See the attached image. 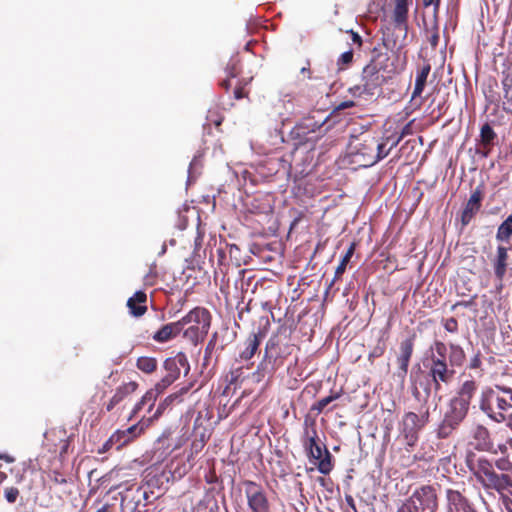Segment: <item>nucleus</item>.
<instances>
[{"label":"nucleus","instance_id":"37","mask_svg":"<svg viewBox=\"0 0 512 512\" xmlns=\"http://www.w3.org/2000/svg\"><path fill=\"white\" fill-rule=\"evenodd\" d=\"M317 441H318L317 430L315 428H313L311 430V434L309 433L308 430H306L305 438L303 440V446H304L306 455H312L313 449L320 446Z\"/></svg>","mask_w":512,"mask_h":512},{"label":"nucleus","instance_id":"38","mask_svg":"<svg viewBox=\"0 0 512 512\" xmlns=\"http://www.w3.org/2000/svg\"><path fill=\"white\" fill-rule=\"evenodd\" d=\"M340 396H341V392H331V394L329 396L324 397V398L320 399L319 401H317L316 403H314L311 406V411H316L317 414L322 413L327 405H329L333 401L337 400Z\"/></svg>","mask_w":512,"mask_h":512},{"label":"nucleus","instance_id":"35","mask_svg":"<svg viewBox=\"0 0 512 512\" xmlns=\"http://www.w3.org/2000/svg\"><path fill=\"white\" fill-rule=\"evenodd\" d=\"M496 138V132L493 130L490 124L485 123L480 130V141L483 148L492 147Z\"/></svg>","mask_w":512,"mask_h":512},{"label":"nucleus","instance_id":"16","mask_svg":"<svg viewBox=\"0 0 512 512\" xmlns=\"http://www.w3.org/2000/svg\"><path fill=\"white\" fill-rule=\"evenodd\" d=\"M265 337V333L258 329L257 332H252L240 345L239 354L236 361L249 362L259 350V347Z\"/></svg>","mask_w":512,"mask_h":512},{"label":"nucleus","instance_id":"24","mask_svg":"<svg viewBox=\"0 0 512 512\" xmlns=\"http://www.w3.org/2000/svg\"><path fill=\"white\" fill-rule=\"evenodd\" d=\"M181 332L182 328L180 319L178 321L163 325L153 334L152 339L158 343H165L177 337Z\"/></svg>","mask_w":512,"mask_h":512},{"label":"nucleus","instance_id":"4","mask_svg":"<svg viewBox=\"0 0 512 512\" xmlns=\"http://www.w3.org/2000/svg\"><path fill=\"white\" fill-rule=\"evenodd\" d=\"M392 147L386 149V144L370 133L351 136L348 143V154L351 162L359 167H370L385 158Z\"/></svg>","mask_w":512,"mask_h":512},{"label":"nucleus","instance_id":"2","mask_svg":"<svg viewBox=\"0 0 512 512\" xmlns=\"http://www.w3.org/2000/svg\"><path fill=\"white\" fill-rule=\"evenodd\" d=\"M479 410L492 422L506 423L512 413V388L496 384L482 389Z\"/></svg>","mask_w":512,"mask_h":512},{"label":"nucleus","instance_id":"42","mask_svg":"<svg viewBox=\"0 0 512 512\" xmlns=\"http://www.w3.org/2000/svg\"><path fill=\"white\" fill-rule=\"evenodd\" d=\"M503 89V102H502V110L507 114H512V89L502 88Z\"/></svg>","mask_w":512,"mask_h":512},{"label":"nucleus","instance_id":"25","mask_svg":"<svg viewBox=\"0 0 512 512\" xmlns=\"http://www.w3.org/2000/svg\"><path fill=\"white\" fill-rule=\"evenodd\" d=\"M137 388L138 383L135 381H130L119 386L109 402L106 404V411H112L115 406L121 403L127 396L134 393Z\"/></svg>","mask_w":512,"mask_h":512},{"label":"nucleus","instance_id":"34","mask_svg":"<svg viewBox=\"0 0 512 512\" xmlns=\"http://www.w3.org/2000/svg\"><path fill=\"white\" fill-rule=\"evenodd\" d=\"M512 237V213L499 225L496 239L500 242H509Z\"/></svg>","mask_w":512,"mask_h":512},{"label":"nucleus","instance_id":"41","mask_svg":"<svg viewBox=\"0 0 512 512\" xmlns=\"http://www.w3.org/2000/svg\"><path fill=\"white\" fill-rule=\"evenodd\" d=\"M353 57L354 53L352 49L342 53L337 60L339 70L347 68L353 62Z\"/></svg>","mask_w":512,"mask_h":512},{"label":"nucleus","instance_id":"46","mask_svg":"<svg viewBox=\"0 0 512 512\" xmlns=\"http://www.w3.org/2000/svg\"><path fill=\"white\" fill-rule=\"evenodd\" d=\"M495 450H497V453L508 456L510 452L512 453V438H508L504 443L498 444Z\"/></svg>","mask_w":512,"mask_h":512},{"label":"nucleus","instance_id":"63","mask_svg":"<svg viewBox=\"0 0 512 512\" xmlns=\"http://www.w3.org/2000/svg\"><path fill=\"white\" fill-rule=\"evenodd\" d=\"M68 445H69L68 440L63 441V446L61 447L60 455H63L64 453L67 452Z\"/></svg>","mask_w":512,"mask_h":512},{"label":"nucleus","instance_id":"21","mask_svg":"<svg viewBox=\"0 0 512 512\" xmlns=\"http://www.w3.org/2000/svg\"><path fill=\"white\" fill-rule=\"evenodd\" d=\"M394 9L392 12V20L395 28L404 32V37L408 32V0H394Z\"/></svg>","mask_w":512,"mask_h":512},{"label":"nucleus","instance_id":"57","mask_svg":"<svg viewBox=\"0 0 512 512\" xmlns=\"http://www.w3.org/2000/svg\"><path fill=\"white\" fill-rule=\"evenodd\" d=\"M354 106H355V103L352 100L343 101L336 106L335 111L344 110V109L351 108Z\"/></svg>","mask_w":512,"mask_h":512},{"label":"nucleus","instance_id":"55","mask_svg":"<svg viewBox=\"0 0 512 512\" xmlns=\"http://www.w3.org/2000/svg\"><path fill=\"white\" fill-rule=\"evenodd\" d=\"M409 134H411V123L406 124L402 128L399 138L391 147L393 148L394 146H396L402 138H404L406 135H409Z\"/></svg>","mask_w":512,"mask_h":512},{"label":"nucleus","instance_id":"58","mask_svg":"<svg viewBox=\"0 0 512 512\" xmlns=\"http://www.w3.org/2000/svg\"><path fill=\"white\" fill-rule=\"evenodd\" d=\"M349 33L351 35L352 42L354 44H356L360 48L362 46V38H361V36L357 32H354L352 30Z\"/></svg>","mask_w":512,"mask_h":512},{"label":"nucleus","instance_id":"14","mask_svg":"<svg viewBox=\"0 0 512 512\" xmlns=\"http://www.w3.org/2000/svg\"><path fill=\"white\" fill-rule=\"evenodd\" d=\"M416 334L413 333L403 339L398 347L396 354L397 371L396 375L400 379H404L408 373L409 364L414 353Z\"/></svg>","mask_w":512,"mask_h":512},{"label":"nucleus","instance_id":"51","mask_svg":"<svg viewBox=\"0 0 512 512\" xmlns=\"http://www.w3.org/2000/svg\"><path fill=\"white\" fill-rule=\"evenodd\" d=\"M481 366H482V355H481V352L478 351L471 359H470V362H469V369L471 370H476V369H481Z\"/></svg>","mask_w":512,"mask_h":512},{"label":"nucleus","instance_id":"10","mask_svg":"<svg viewBox=\"0 0 512 512\" xmlns=\"http://www.w3.org/2000/svg\"><path fill=\"white\" fill-rule=\"evenodd\" d=\"M292 350L293 344L290 342L287 328L280 327L266 342L264 356L281 367L287 357L291 355Z\"/></svg>","mask_w":512,"mask_h":512},{"label":"nucleus","instance_id":"28","mask_svg":"<svg viewBox=\"0 0 512 512\" xmlns=\"http://www.w3.org/2000/svg\"><path fill=\"white\" fill-rule=\"evenodd\" d=\"M161 394L162 393L160 391H158V389L155 386L153 388L149 389L142 396V398L135 404V406L133 407V409L131 411V414H130L128 420H131L134 417H136L138 415V413L143 409V407L145 405H148V411L150 412L152 410V408L154 407L157 398Z\"/></svg>","mask_w":512,"mask_h":512},{"label":"nucleus","instance_id":"8","mask_svg":"<svg viewBox=\"0 0 512 512\" xmlns=\"http://www.w3.org/2000/svg\"><path fill=\"white\" fill-rule=\"evenodd\" d=\"M469 409L466 405L451 398L443 418L435 430L436 437L438 439H448L451 437L466 419Z\"/></svg>","mask_w":512,"mask_h":512},{"label":"nucleus","instance_id":"12","mask_svg":"<svg viewBox=\"0 0 512 512\" xmlns=\"http://www.w3.org/2000/svg\"><path fill=\"white\" fill-rule=\"evenodd\" d=\"M163 368L166 374L155 384V387L161 393L179 378L182 368L184 369V374L187 375L190 365L186 354L178 352L175 356L169 357L164 361Z\"/></svg>","mask_w":512,"mask_h":512},{"label":"nucleus","instance_id":"13","mask_svg":"<svg viewBox=\"0 0 512 512\" xmlns=\"http://www.w3.org/2000/svg\"><path fill=\"white\" fill-rule=\"evenodd\" d=\"M251 512H271V505L263 486L251 480L242 482Z\"/></svg>","mask_w":512,"mask_h":512},{"label":"nucleus","instance_id":"62","mask_svg":"<svg viewBox=\"0 0 512 512\" xmlns=\"http://www.w3.org/2000/svg\"><path fill=\"white\" fill-rule=\"evenodd\" d=\"M472 304V301H459L455 303L451 309L454 310L457 306L469 307Z\"/></svg>","mask_w":512,"mask_h":512},{"label":"nucleus","instance_id":"49","mask_svg":"<svg viewBox=\"0 0 512 512\" xmlns=\"http://www.w3.org/2000/svg\"><path fill=\"white\" fill-rule=\"evenodd\" d=\"M429 43L431 44V46L433 48H436L438 46V43H439V27H438V23L437 21L435 20L434 21V24H433V27H432V33H431V36L429 37Z\"/></svg>","mask_w":512,"mask_h":512},{"label":"nucleus","instance_id":"18","mask_svg":"<svg viewBox=\"0 0 512 512\" xmlns=\"http://www.w3.org/2000/svg\"><path fill=\"white\" fill-rule=\"evenodd\" d=\"M446 501L448 512H477L469 499L459 490L447 489Z\"/></svg>","mask_w":512,"mask_h":512},{"label":"nucleus","instance_id":"17","mask_svg":"<svg viewBox=\"0 0 512 512\" xmlns=\"http://www.w3.org/2000/svg\"><path fill=\"white\" fill-rule=\"evenodd\" d=\"M143 431L144 428L143 426H140L139 423L134 424L125 430H117L111 435L104 447L109 448L113 445H117V449H120L140 436Z\"/></svg>","mask_w":512,"mask_h":512},{"label":"nucleus","instance_id":"33","mask_svg":"<svg viewBox=\"0 0 512 512\" xmlns=\"http://www.w3.org/2000/svg\"><path fill=\"white\" fill-rule=\"evenodd\" d=\"M440 444H437V448L429 442H423L420 450L414 454V460H420L424 462H431L437 457V449Z\"/></svg>","mask_w":512,"mask_h":512},{"label":"nucleus","instance_id":"56","mask_svg":"<svg viewBox=\"0 0 512 512\" xmlns=\"http://www.w3.org/2000/svg\"><path fill=\"white\" fill-rule=\"evenodd\" d=\"M247 96L243 86H237L234 89V98L237 100L243 99Z\"/></svg>","mask_w":512,"mask_h":512},{"label":"nucleus","instance_id":"36","mask_svg":"<svg viewBox=\"0 0 512 512\" xmlns=\"http://www.w3.org/2000/svg\"><path fill=\"white\" fill-rule=\"evenodd\" d=\"M157 360L154 357L141 356L136 361V367L146 374H151L157 370Z\"/></svg>","mask_w":512,"mask_h":512},{"label":"nucleus","instance_id":"59","mask_svg":"<svg viewBox=\"0 0 512 512\" xmlns=\"http://www.w3.org/2000/svg\"><path fill=\"white\" fill-rule=\"evenodd\" d=\"M345 501L347 503V505L353 509L354 512H357V509H356V504H355V501H354V498L349 495V494H346L345 495Z\"/></svg>","mask_w":512,"mask_h":512},{"label":"nucleus","instance_id":"29","mask_svg":"<svg viewBox=\"0 0 512 512\" xmlns=\"http://www.w3.org/2000/svg\"><path fill=\"white\" fill-rule=\"evenodd\" d=\"M430 71H431V65L429 63H425L417 71L416 79H415V86H414V90H413L412 96H411V102H413L417 98L421 97V95L424 91V88L426 86L427 78H428Z\"/></svg>","mask_w":512,"mask_h":512},{"label":"nucleus","instance_id":"30","mask_svg":"<svg viewBox=\"0 0 512 512\" xmlns=\"http://www.w3.org/2000/svg\"><path fill=\"white\" fill-rule=\"evenodd\" d=\"M448 362L451 367H462L466 361V353L463 347L457 343L447 345Z\"/></svg>","mask_w":512,"mask_h":512},{"label":"nucleus","instance_id":"5","mask_svg":"<svg viewBox=\"0 0 512 512\" xmlns=\"http://www.w3.org/2000/svg\"><path fill=\"white\" fill-rule=\"evenodd\" d=\"M381 57L383 55H374L372 60L363 68L360 82L348 89V92L354 98L370 100L381 93L385 77L380 71H395L393 63L390 65L391 68L389 65H383L380 61Z\"/></svg>","mask_w":512,"mask_h":512},{"label":"nucleus","instance_id":"23","mask_svg":"<svg viewBox=\"0 0 512 512\" xmlns=\"http://www.w3.org/2000/svg\"><path fill=\"white\" fill-rule=\"evenodd\" d=\"M478 389V383L474 379L465 380L459 387L456 396L452 399L470 408L471 401Z\"/></svg>","mask_w":512,"mask_h":512},{"label":"nucleus","instance_id":"26","mask_svg":"<svg viewBox=\"0 0 512 512\" xmlns=\"http://www.w3.org/2000/svg\"><path fill=\"white\" fill-rule=\"evenodd\" d=\"M129 312L134 317H141L147 311V295L144 291H137L127 300Z\"/></svg>","mask_w":512,"mask_h":512},{"label":"nucleus","instance_id":"19","mask_svg":"<svg viewBox=\"0 0 512 512\" xmlns=\"http://www.w3.org/2000/svg\"><path fill=\"white\" fill-rule=\"evenodd\" d=\"M475 449L482 452L497 454L490 430L483 424H477L472 430Z\"/></svg>","mask_w":512,"mask_h":512},{"label":"nucleus","instance_id":"3","mask_svg":"<svg viewBox=\"0 0 512 512\" xmlns=\"http://www.w3.org/2000/svg\"><path fill=\"white\" fill-rule=\"evenodd\" d=\"M431 353L427 357L424 366L428 369V375L431 383L425 388L426 400L428 399L431 388L435 393L442 389V384L448 385L455 377L456 371L447 361V344L440 340H435L430 348Z\"/></svg>","mask_w":512,"mask_h":512},{"label":"nucleus","instance_id":"6","mask_svg":"<svg viewBox=\"0 0 512 512\" xmlns=\"http://www.w3.org/2000/svg\"><path fill=\"white\" fill-rule=\"evenodd\" d=\"M429 422L430 410L427 406L426 399L424 400V403L420 405L418 413L412 411L404 413L398 424V438L404 443L405 452H412V449L416 446L419 440L420 432Z\"/></svg>","mask_w":512,"mask_h":512},{"label":"nucleus","instance_id":"44","mask_svg":"<svg viewBox=\"0 0 512 512\" xmlns=\"http://www.w3.org/2000/svg\"><path fill=\"white\" fill-rule=\"evenodd\" d=\"M495 466L502 472L512 471V462L508 459V456L497 459Z\"/></svg>","mask_w":512,"mask_h":512},{"label":"nucleus","instance_id":"43","mask_svg":"<svg viewBox=\"0 0 512 512\" xmlns=\"http://www.w3.org/2000/svg\"><path fill=\"white\" fill-rule=\"evenodd\" d=\"M442 325L444 327V329L449 332V333H457L458 330H459V325H458V321L456 318L454 317H450V318H447V319H443L442 320Z\"/></svg>","mask_w":512,"mask_h":512},{"label":"nucleus","instance_id":"52","mask_svg":"<svg viewBox=\"0 0 512 512\" xmlns=\"http://www.w3.org/2000/svg\"><path fill=\"white\" fill-rule=\"evenodd\" d=\"M440 3H441V0H423L424 7L433 6L434 18H437V15L439 13Z\"/></svg>","mask_w":512,"mask_h":512},{"label":"nucleus","instance_id":"40","mask_svg":"<svg viewBox=\"0 0 512 512\" xmlns=\"http://www.w3.org/2000/svg\"><path fill=\"white\" fill-rule=\"evenodd\" d=\"M504 69L501 72V85L502 88L512 89V61H506Z\"/></svg>","mask_w":512,"mask_h":512},{"label":"nucleus","instance_id":"39","mask_svg":"<svg viewBox=\"0 0 512 512\" xmlns=\"http://www.w3.org/2000/svg\"><path fill=\"white\" fill-rule=\"evenodd\" d=\"M178 399V394H170L163 401L158 404L155 413L152 415V419H158L164 411L172 405Z\"/></svg>","mask_w":512,"mask_h":512},{"label":"nucleus","instance_id":"32","mask_svg":"<svg viewBox=\"0 0 512 512\" xmlns=\"http://www.w3.org/2000/svg\"><path fill=\"white\" fill-rule=\"evenodd\" d=\"M355 249H356V243L352 242L350 244V246L348 247L346 253L342 257L339 265L336 267L335 275H334V278H333V280L331 281V283L329 285V288H331L334 285V283L337 280H339L341 278V276L344 274V272L346 270V267H347L348 263L350 262L353 254L355 252Z\"/></svg>","mask_w":512,"mask_h":512},{"label":"nucleus","instance_id":"45","mask_svg":"<svg viewBox=\"0 0 512 512\" xmlns=\"http://www.w3.org/2000/svg\"><path fill=\"white\" fill-rule=\"evenodd\" d=\"M420 460H414V454L407 453V455L402 454L398 460V463L400 466L408 468L411 467L416 462H419Z\"/></svg>","mask_w":512,"mask_h":512},{"label":"nucleus","instance_id":"48","mask_svg":"<svg viewBox=\"0 0 512 512\" xmlns=\"http://www.w3.org/2000/svg\"><path fill=\"white\" fill-rule=\"evenodd\" d=\"M216 343H217V333H214L205 347V356H204L205 360H208L211 357V355L216 347Z\"/></svg>","mask_w":512,"mask_h":512},{"label":"nucleus","instance_id":"11","mask_svg":"<svg viewBox=\"0 0 512 512\" xmlns=\"http://www.w3.org/2000/svg\"><path fill=\"white\" fill-rule=\"evenodd\" d=\"M412 512H436L439 507L438 495L433 485H422L402 502Z\"/></svg>","mask_w":512,"mask_h":512},{"label":"nucleus","instance_id":"61","mask_svg":"<svg viewBox=\"0 0 512 512\" xmlns=\"http://www.w3.org/2000/svg\"><path fill=\"white\" fill-rule=\"evenodd\" d=\"M203 447L204 443L202 441H194L192 443V449H194L196 453L200 451Z\"/></svg>","mask_w":512,"mask_h":512},{"label":"nucleus","instance_id":"47","mask_svg":"<svg viewBox=\"0 0 512 512\" xmlns=\"http://www.w3.org/2000/svg\"><path fill=\"white\" fill-rule=\"evenodd\" d=\"M19 489L16 487H8L4 490L5 499L9 503H15L19 497Z\"/></svg>","mask_w":512,"mask_h":512},{"label":"nucleus","instance_id":"54","mask_svg":"<svg viewBox=\"0 0 512 512\" xmlns=\"http://www.w3.org/2000/svg\"><path fill=\"white\" fill-rule=\"evenodd\" d=\"M385 348L381 346H376L369 354V360L374 358L381 357L384 354Z\"/></svg>","mask_w":512,"mask_h":512},{"label":"nucleus","instance_id":"60","mask_svg":"<svg viewBox=\"0 0 512 512\" xmlns=\"http://www.w3.org/2000/svg\"><path fill=\"white\" fill-rule=\"evenodd\" d=\"M189 388H190L189 386L182 387L179 391L174 393V394H178V399H177L178 402L182 401V396L189 391Z\"/></svg>","mask_w":512,"mask_h":512},{"label":"nucleus","instance_id":"64","mask_svg":"<svg viewBox=\"0 0 512 512\" xmlns=\"http://www.w3.org/2000/svg\"><path fill=\"white\" fill-rule=\"evenodd\" d=\"M396 512H412L410 509H408L403 503L398 507Z\"/></svg>","mask_w":512,"mask_h":512},{"label":"nucleus","instance_id":"50","mask_svg":"<svg viewBox=\"0 0 512 512\" xmlns=\"http://www.w3.org/2000/svg\"><path fill=\"white\" fill-rule=\"evenodd\" d=\"M50 480L54 483V484H57V485H62V484H66L67 483V480L65 478V475L62 474L61 472L57 471V470H53L50 475Z\"/></svg>","mask_w":512,"mask_h":512},{"label":"nucleus","instance_id":"31","mask_svg":"<svg viewBox=\"0 0 512 512\" xmlns=\"http://www.w3.org/2000/svg\"><path fill=\"white\" fill-rule=\"evenodd\" d=\"M225 72L227 74V79H224L220 85L223 87L226 91L230 89V78H235L241 73V61L239 57L233 56L229 59L226 67Z\"/></svg>","mask_w":512,"mask_h":512},{"label":"nucleus","instance_id":"15","mask_svg":"<svg viewBox=\"0 0 512 512\" xmlns=\"http://www.w3.org/2000/svg\"><path fill=\"white\" fill-rule=\"evenodd\" d=\"M485 195V186L483 183L479 184L471 193L461 212V224L467 226L475 215L480 211L482 201Z\"/></svg>","mask_w":512,"mask_h":512},{"label":"nucleus","instance_id":"22","mask_svg":"<svg viewBox=\"0 0 512 512\" xmlns=\"http://www.w3.org/2000/svg\"><path fill=\"white\" fill-rule=\"evenodd\" d=\"M508 248L502 245H499L496 249L495 256L491 259V264L494 270V275L498 281H503L507 268H508Z\"/></svg>","mask_w":512,"mask_h":512},{"label":"nucleus","instance_id":"20","mask_svg":"<svg viewBox=\"0 0 512 512\" xmlns=\"http://www.w3.org/2000/svg\"><path fill=\"white\" fill-rule=\"evenodd\" d=\"M309 461L316 465L321 474L328 475L334 467L333 456L325 446L313 449L312 455H307Z\"/></svg>","mask_w":512,"mask_h":512},{"label":"nucleus","instance_id":"1","mask_svg":"<svg viewBox=\"0 0 512 512\" xmlns=\"http://www.w3.org/2000/svg\"><path fill=\"white\" fill-rule=\"evenodd\" d=\"M465 464L476 482L485 490H494L503 495L505 491L512 488V475L496 472L493 462L485 456L468 452Z\"/></svg>","mask_w":512,"mask_h":512},{"label":"nucleus","instance_id":"7","mask_svg":"<svg viewBox=\"0 0 512 512\" xmlns=\"http://www.w3.org/2000/svg\"><path fill=\"white\" fill-rule=\"evenodd\" d=\"M212 316L204 307H195L181 318L183 337L197 345L209 332Z\"/></svg>","mask_w":512,"mask_h":512},{"label":"nucleus","instance_id":"27","mask_svg":"<svg viewBox=\"0 0 512 512\" xmlns=\"http://www.w3.org/2000/svg\"><path fill=\"white\" fill-rule=\"evenodd\" d=\"M278 368L279 366L263 355L262 360L258 363L256 370L250 375V378L253 382L260 383L265 377H272Z\"/></svg>","mask_w":512,"mask_h":512},{"label":"nucleus","instance_id":"9","mask_svg":"<svg viewBox=\"0 0 512 512\" xmlns=\"http://www.w3.org/2000/svg\"><path fill=\"white\" fill-rule=\"evenodd\" d=\"M329 120V115L325 111H312L303 117L291 130V137L298 140L300 144L312 139L310 134L326 132L329 127L323 129Z\"/></svg>","mask_w":512,"mask_h":512},{"label":"nucleus","instance_id":"53","mask_svg":"<svg viewBox=\"0 0 512 512\" xmlns=\"http://www.w3.org/2000/svg\"><path fill=\"white\" fill-rule=\"evenodd\" d=\"M501 499H502L505 509L508 512H512V491H510L507 494L503 493V495H501Z\"/></svg>","mask_w":512,"mask_h":512}]
</instances>
